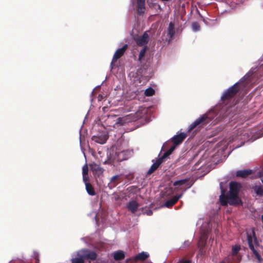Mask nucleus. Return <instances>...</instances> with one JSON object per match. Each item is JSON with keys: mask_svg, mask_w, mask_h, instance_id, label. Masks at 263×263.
<instances>
[{"mask_svg": "<svg viewBox=\"0 0 263 263\" xmlns=\"http://www.w3.org/2000/svg\"><path fill=\"white\" fill-rule=\"evenodd\" d=\"M255 69L256 68H251L239 82L226 90L221 97L220 104L196 119L189 126L187 131L191 132L196 127L208 124L214 125L222 120L224 122L229 121L235 114V107L234 106H227V103L231 100L239 88L245 90L248 88V85L251 82L250 77Z\"/></svg>", "mask_w": 263, "mask_h": 263, "instance_id": "obj_1", "label": "nucleus"}, {"mask_svg": "<svg viewBox=\"0 0 263 263\" xmlns=\"http://www.w3.org/2000/svg\"><path fill=\"white\" fill-rule=\"evenodd\" d=\"M241 187L240 183L236 182H231L230 183V191L229 194L226 195V189L223 186L222 183H220L221 195L219 197V200L222 205H237L241 202L238 197V193Z\"/></svg>", "mask_w": 263, "mask_h": 263, "instance_id": "obj_2", "label": "nucleus"}, {"mask_svg": "<svg viewBox=\"0 0 263 263\" xmlns=\"http://www.w3.org/2000/svg\"><path fill=\"white\" fill-rule=\"evenodd\" d=\"M128 116L118 117L116 115H109L104 122L103 124L106 130H111L112 128H118L127 123Z\"/></svg>", "mask_w": 263, "mask_h": 263, "instance_id": "obj_3", "label": "nucleus"}, {"mask_svg": "<svg viewBox=\"0 0 263 263\" xmlns=\"http://www.w3.org/2000/svg\"><path fill=\"white\" fill-rule=\"evenodd\" d=\"M186 137V134L185 133H180L178 132L176 135H174L172 138L171 141L173 143V145H172L169 149L165 152L163 154V158H167L170 156L172 152L176 148V146L181 143L182 141L185 139Z\"/></svg>", "mask_w": 263, "mask_h": 263, "instance_id": "obj_4", "label": "nucleus"}, {"mask_svg": "<svg viewBox=\"0 0 263 263\" xmlns=\"http://www.w3.org/2000/svg\"><path fill=\"white\" fill-rule=\"evenodd\" d=\"M192 184L193 183L188 178L175 181L173 183L174 189H173L172 187H171L170 189L171 191L169 194H172L174 192H178L179 191H182V193L183 194L187 189L190 188L192 186Z\"/></svg>", "mask_w": 263, "mask_h": 263, "instance_id": "obj_5", "label": "nucleus"}, {"mask_svg": "<svg viewBox=\"0 0 263 263\" xmlns=\"http://www.w3.org/2000/svg\"><path fill=\"white\" fill-rule=\"evenodd\" d=\"M247 241L250 249L252 251L253 254L258 260L259 262H261V257L259 253L254 248V245L256 244V238L255 232L253 230L247 232Z\"/></svg>", "mask_w": 263, "mask_h": 263, "instance_id": "obj_6", "label": "nucleus"}, {"mask_svg": "<svg viewBox=\"0 0 263 263\" xmlns=\"http://www.w3.org/2000/svg\"><path fill=\"white\" fill-rule=\"evenodd\" d=\"M108 138V135L107 130L99 132L97 135H93L91 137L93 141L100 144L105 143Z\"/></svg>", "mask_w": 263, "mask_h": 263, "instance_id": "obj_7", "label": "nucleus"}, {"mask_svg": "<svg viewBox=\"0 0 263 263\" xmlns=\"http://www.w3.org/2000/svg\"><path fill=\"white\" fill-rule=\"evenodd\" d=\"M78 255L83 257L84 259L95 260L97 257L96 253L87 249L81 250L78 251Z\"/></svg>", "mask_w": 263, "mask_h": 263, "instance_id": "obj_8", "label": "nucleus"}, {"mask_svg": "<svg viewBox=\"0 0 263 263\" xmlns=\"http://www.w3.org/2000/svg\"><path fill=\"white\" fill-rule=\"evenodd\" d=\"M149 40V35L146 31L142 35L139 36L135 39L137 45L140 46H146L148 43Z\"/></svg>", "mask_w": 263, "mask_h": 263, "instance_id": "obj_9", "label": "nucleus"}, {"mask_svg": "<svg viewBox=\"0 0 263 263\" xmlns=\"http://www.w3.org/2000/svg\"><path fill=\"white\" fill-rule=\"evenodd\" d=\"M127 48V45L125 44L122 46V48H119L116 51V52L114 53V55L113 56L111 65H112L113 62H116L118 59H119L124 54V53L125 52V51H126Z\"/></svg>", "mask_w": 263, "mask_h": 263, "instance_id": "obj_10", "label": "nucleus"}, {"mask_svg": "<svg viewBox=\"0 0 263 263\" xmlns=\"http://www.w3.org/2000/svg\"><path fill=\"white\" fill-rule=\"evenodd\" d=\"M235 132L236 131H235L234 133H235ZM241 132V131H240V132H237L236 135L235 134V133H234V134L232 136H231L229 138L228 142L226 141H222L220 143L221 145H224V147H222V151H224L226 149H227L228 145L229 144H230V143L240 139L239 136L240 135H238V133H240Z\"/></svg>", "mask_w": 263, "mask_h": 263, "instance_id": "obj_11", "label": "nucleus"}, {"mask_svg": "<svg viewBox=\"0 0 263 263\" xmlns=\"http://www.w3.org/2000/svg\"><path fill=\"white\" fill-rule=\"evenodd\" d=\"M121 178V175H116L112 176L108 184L110 189H112L117 185L120 182Z\"/></svg>", "mask_w": 263, "mask_h": 263, "instance_id": "obj_12", "label": "nucleus"}, {"mask_svg": "<svg viewBox=\"0 0 263 263\" xmlns=\"http://www.w3.org/2000/svg\"><path fill=\"white\" fill-rule=\"evenodd\" d=\"M90 167L93 174L98 176H100L103 173L104 169L99 165L94 163L90 165Z\"/></svg>", "mask_w": 263, "mask_h": 263, "instance_id": "obj_13", "label": "nucleus"}, {"mask_svg": "<svg viewBox=\"0 0 263 263\" xmlns=\"http://www.w3.org/2000/svg\"><path fill=\"white\" fill-rule=\"evenodd\" d=\"M132 152L129 150L123 151L118 153V161H122L128 159L132 155Z\"/></svg>", "mask_w": 263, "mask_h": 263, "instance_id": "obj_14", "label": "nucleus"}, {"mask_svg": "<svg viewBox=\"0 0 263 263\" xmlns=\"http://www.w3.org/2000/svg\"><path fill=\"white\" fill-rule=\"evenodd\" d=\"M227 263H237L241 260V257L229 254L224 258Z\"/></svg>", "mask_w": 263, "mask_h": 263, "instance_id": "obj_15", "label": "nucleus"}, {"mask_svg": "<svg viewBox=\"0 0 263 263\" xmlns=\"http://www.w3.org/2000/svg\"><path fill=\"white\" fill-rule=\"evenodd\" d=\"M183 195V193H181L174 197L173 198L167 200L165 203L164 206L167 208H170Z\"/></svg>", "mask_w": 263, "mask_h": 263, "instance_id": "obj_16", "label": "nucleus"}, {"mask_svg": "<svg viewBox=\"0 0 263 263\" xmlns=\"http://www.w3.org/2000/svg\"><path fill=\"white\" fill-rule=\"evenodd\" d=\"M138 207L139 204L135 200L129 201L127 204V208L132 213H135Z\"/></svg>", "mask_w": 263, "mask_h": 263, "instance_id": "obj_17", "label": "nucleus"}, {"mask_svg": "<svg viewBox=\"0 0 263 263\" xmlns=\"http://www.w3.org/2000/svg\"><path fill=\"white\" fill-rule=\"evenodd\" d=\"M165 158H163V155L161 157V158L158 159L156 162L153 163L151 167L149 169L147 172L148 174H151L153 172H154L159 166V165L162 162L163 160Z\"/></svg>", "mask_w": 263, "mask_h": 263, "instance_id": "obj_18", "label": "nucleus"}, {"mask_svg": "<svg viewBox=\"0 0 263 263\" xmlns=\"http://www.w3.org/2000/svg\"><path fill=\"white\" fill-rule=\"evenodd\" d=\"M175 33L174 24L172 22H170L167 30V34L169 37V40H172Z\"/></svg>", "mask_w": 263, "mask_h": 263, "instance_id": "obj_19", "label": "nucleus"}, {"mask_svg": "<svg viewBox=\"0 0 263 263\" xmlns=\"http://www.w3.org/2000/svg\"><path fill=\"white\" fill-rule=\"evenodd\" d=\"M252 189L256 195L255 196L259 197L263 196V187L260 185H254L252 187Z\"/></svg>", "mask_w": 263, "mask_h": 263, "instance_id": "obj_20", "label": "nucleus"}, {"mask_svg": "<svg viewBox=\"0 0 263 263\" xmlns=\"http://www.w3.org/2000/svg\"><path fill=\"white\" fill-rule=\"evenodd\" d=\"M149 257V254L146 252H142L135 257L136 260H144Z\"/></svg>", "mask_w": 263, "mask_h": 263, "instance_id": "obj_21", "label": "nucleus"}, {"mask_svg": "<svg viewBox=\"0 0 263 263\" xmlns=\"http://www.w3.org/2000/svg\"><path fill=\"white\" fill-rule=\"evenodd\" d=\"M125 257V254L123 251L119 250L114 253V258L116 260H120L123 259Z\"/></svg>", "mask_w": 263, "mask_h": 263, "instance_id": "obj_22", "label": "nucleus"}, {"mask_svg": "<svg viewBox=\"0 0 263 263\" xmlns=\"http://www.w3.org/2000/svg\"><path fill=\"white\" fill-rule=\"evenodd\" d=\"M251 173V171L249 170H245L238 171L236 172V175L238 177H241L242 178L246 177Z\"/></svg>", "mask_w": 263, "mask_h": 263, "instance_id": "obj_23", "label": "nucleus"}, {"mask_svg": "<svg viewBox=\"0 0 263 263\" xmlns=\"http://www.w3.org/2000/svg\"><path fill=\"white\" fill-rule=\"evenodd\" d=\"M138 4V11L140 13L144 12L145 10V0H137Z\"/></svg>", "mask_w": 263, "mask_h": 263, "instance_id": "obj_24", "label": "nucleus"}, {"mask_svg": "<svg viewBox=\"0 0 263 263\" xmlns=\"http://www.w3.org/2000/svg\"><path fill=\"white\" fill-rule=\"evenodd\" d=\"M206 161L203 160H199L193 166L194 170H197L201 168L205 164Z\"/></svg>", "mask_w": 263, "mask_h": 263, "instance_id": "obj_25", "label": "nucleus"}, {"mask_svg": "<svg viewBox=\"0 0 263 263\" xmlns=\"http://www.w3.org/2000/svg\"><path fill=\"white\" fill-rule=\"evenodd\" d=\"M86 190L87 192V193L91 196H93L95 195L96 192L94 190L93 187L91 185V184H86L85 185Z\"/></svg>", "mask_w": 263, "mask_h": 263, "instance_id": "obj_26", "label": "nucleus"}, {"mask_svg": "<svg viewBox=\"0 0 263 263\" xmlns=\"http://www.w3.org/2000/svg\"><path fill=\"white\" fill-rule=\"evenodd\" d=\"M77 257H72L71 258L72 263H84V258L78 255V251L77 252Z\"/></svg>", "mask_w": 263, "mask_h": 263, "instance_id": "obj_27", "label": "nucleus"}, {"mask_svg": "<svg viewBox=\"0 0 263 263\" xmlns=\"http://www.w3.org/2000/svg\"><path fill=\"white\" fill-rule=\"evenodd\" d=\"M240 250V247L238 245L233 246L232 248V252L230 253L236 256H238L237 254Z\"/></svg>", "mask_w": 263, "mask_h": 263, "instance_id": "obj_28", "label": "nucleus"}, {"mask_svg": "<svg viewBox=\"0 0 263 263\" xmlns=\"http://www.w3.org/2000/svg\"><path fill=\"white\" fill-rule=\"evenodd\" d=\"M155 93V90L152 87H149L147 88L144 92V94L145 96L148 97L152 96Z\"/></svg>", "mask_w": 263, "mask_h": 263, "instance_id": "obj_29", "label": "nucleus"}, {"mask_svg": "<svg viewBox=\"0 0 263 263\" xmlns=\"http://www.w3.org/2000/svg\"><path fill=\"white\" fill-rule=\"evenodd\" d=\"M192 28L193 31L197 32L200 30V27L198 23L194 22L192 24Z\"/></svg>", "mask_w": 263, "mask_h": 263, "instance_id": "obj_30", "label": "nucleus"}, {"mask_svg": "<svg viewBox=\"0 0 263 263\" xmlns=\"http://www.w3.org/2000/svg\"><path fill=\"white\" fill-rule=\"evenodd\" d=\"M103 163L104 164L114 165L115 161L110 156H107V160H105Z\"/></svg>", "mask_w": 263, "mask_h": 263, "instance_id": "obj_31", "label": "nucleus"}, {"mask_svg": "<svg viewBox=\"0 0 263 263\" xmlns=\"http://www.w3.org/2000/svg\"><path fill=\"white\" fill-rule=\"evenodd\" d=\"M146 51V47H144L140 52L139 54V60L141 61L142 59L144 57Z\"/></svg>", "mask_w": 263, "mask_h": 263, "instance_id": "obj_32", "label": "nucleus"}, {"mask_svg": "<svg viewBox=\"0 0 263 263\" xmlns=\"http://www.w3.org/2000/svg\"><path fill=\"white\" fill-rule=\"evenodd\" d=\"M88 168L87 164H85L82 168V175H88Z\"/></svg>", "mask_w": 263, "mask_h": 263, "instance_id": "obj_33", "label": "nucleus"}, {"mask_svg": "<svg viewBox=\"0 0 263 263\" xmlns=\"http://www.w3.org/2000/svg\"><path fill=\"white\" fill-rule=\"evenodd\" d=\"M83 180L85 185H86V184H90V183L88 182L89 177L88 175H83Z\"/></svg>", "mask_w": 263, "mask_h": 263, "instance_id": "obj_34", "label": "nucleus"}, {"mask_svg": "<svg viewBox=\"0 0 263 263\" xmlns=\"http://www.w3.org/2000/svg\"><path fill=\"white\" fill-rule=\"evenodd\" d=\"M34 257L35 259L36 263H39V253L36 252H34Z\"/></svg>", "mask_w": 263, "mask_h": 263, "instance_id": "obj_35", "label": "nucleus"}, {"mask_svg": "<svg viewBox=\"0 0 263 263\" xmlns=\"http://www.w3.org/2000/svg\"><path fill=\"white\" fill-rule=\"evenodd\" d=\"M170 143V141H167V142H165V143L163 144V147H162V148H163V149L166 148V147H167V145L168 144V143Z\"/></svg>", "mask_w": 263, "mask_h": 263, "instance_id": "obj_36", "label": "nucleus"}, {"mask_svg": "<svg viewBox=\"0 0 263 263\" xmlns=\"http://www.w3.org/2000/svg\"><path fill=\"white\" fill-rule=\"evenodd\" d=\"M9 263H20V261L18 260H11L9 262Z\"/></svg>", "mask_w": 263, "mask_h": 263, "instance_id": "obj_37", "label": "nucleus"}, {"mask_svg": "<svg viewBox=\"0 0 263 263\" xmlns=\"http://www.w3.org/2000/svg\"><path fill=\"white\" fill-rule=\"evenodd\" d=\"M153 212L151 210H149L148 212H147V215H151V214H152Z\"/></svg>", "mask_w": 263, "mask_h": 263, "instance_id": "obj_38", "label": "nucleus"}, {"mask_svg": "<svg viewBox=\"0 0 263 263\" xmlns=\"http://www.w3.org/2000/svg\"><path fill=\"white\" fill-rule=\"evenodd\" d=\"M219 263H227V262L226 260V259L224 258V259L223 260H222L221 261H220Z\"/></svg>", "mask_w": 263, "mask_h": 263, "instance_id": "obj_39", "label": "nucleus"}, {"mask_svg": "<svg viewBox=\"0 0 263 263\" xmlns=\"http://www.w3.org/2000/svg\"><path fill=\"white\" fill-rule=\"evenodd\" d=\"M239 146H240V145H236V146H235L234 148H238V147H239Z\"/></svg>", "mask_w": 263, "mask_h": 263, "instance_id": "obj_40", "label": "nucleus"}, {"mask_svg": "<svg viewBox=\"0 0 263 263\" xmlns=\"http://www.w3.org/2000/svg\"><path fill=\"white\" fill-rule=\"evenodd\" d=\"M102 98V96H99V100H100Z\"/></svg>", "mask_w": 263, "mask_h": 263, "instance_id": "obj_41", "label": "nucleus"}, {"mask_svg": "<svg viewBox=\"0 0 263 263\" xmlns=\"http://www.w3.org/2000/svg\"><path fill=\"white\" fill-rule=\"evenodd\" d=\"M261 219H262V222H263V214H262V216H261Z\"/></svg>", "mask_w": 263, "mask_h": 263, "instance_id": "obj_42", "label": "nucleus"}, {"mask_svg": "<svg viewBox=\"0 0 263 263\" xmlns=\"http://www.w3.org/2000/svg\"><path fill=\"white\" fill-rule=\"evenodd\" d=\"M187 243V245H189V241H187V242H185V243Z\"/></svg>", "mask_w": 263, "mask_h": 263, "instance_id": "obj_43", "label": "nucleus"}, {"mask_svg": "<svg viewBox=\"0 0 263 263\" xmlns=\"http://www.w3.org/2000/svg\"><path fill=\"white\" fill-rule=\"evenodd\" d=\"M208 232V230H206V232H205L204 233L205 234L206 233H207Z\"/></svg>", "mask_w": 263, "mask_h": 263, "instance_id": "obj_44", "label": "nucleus"}, {"mask_svg": "<svg viewBox=\"0 0 263 263\" xmlns=\"http://www.w3.org/2000/svg\"><path fill=\"white\" fill-rule=\"evenodd\" d=\"M83 153H84V156L85 157V154L84 152H83Z\"/></svg>", "mask_w": 263, "mask_h": 263, "instance_id": "obj_45", "label": "nucleus"}, {"mask_svg": "<svg viewBox=\"0 0 263 263\" xmlns=\"http://www.w3.org/2000/svg\"><path fill=\"white\" fill-rule=\"evenodd\" d=\"M80 142L81 141V137H80Z\"/></svg>", "mask_w": 263, "mask_h": 263, "instance_id": "obj_46", "label": "nucleus"}, {"mask_svg": "<svg viewBox=\"0 0 263 263\" xmlns=\"http://www.w3.org/2000/svg\"><path fill=\"white\" fill-rule=\"evenodd\" d=\"M132 2L134 3V0H132Z\"/></svg>", "mask_w": 263, "mask_h": 263, "instance_id": "obj_47", "label": "nucleus"}]
</instances>
